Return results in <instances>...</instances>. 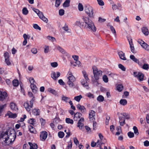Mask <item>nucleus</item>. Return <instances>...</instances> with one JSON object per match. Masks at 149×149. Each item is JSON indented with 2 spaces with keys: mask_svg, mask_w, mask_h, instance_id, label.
Returning a JSON list of instances; mask_svg holds the SVG:
<instances>
[{
  "mask_svg": "<svg viewBox=\"0 0 149 149\" xmlns=\"http://www.w3.org/2000/svg\"><path fill=\"white\" fill-rule=\"evenodd\" d=\"M16 137L15 132L14 129H9L5 132L1 133V138L4 139L5 143L9 145L12 143Z\"/></svg>",
  "mask_w": 149,
  "mask_h": 149,
  "instance_id": "obj_1",
  "label": "nucleus"
},
{
  "mask_svg": "<svg viewBox=\"0 0 149 149\" xmlns=\"http://www.w3.org/2000/svg\"><path fill=\"white\" fill-rule=\"evenodd\" d=\"M82 19L84 22L82 26L86 29L93 32H95L97 29L93 22L88 17L83 16Z\"/></svg>",
  "mask_w": 149,
  "mask_h": 149,
  "instance_id": "obj_2",
  "label": "nucleus"
},
{
  "mask_svg": "<svg viewBox=\"0 0 149 149\" xmlns=\"http://www.w3.org/2000/svg\"><path fill=\"white\" fill-rule=\"evenodd\" d=\"M68 80L67 81L68 84L70 88H74L75 86L74 82L75 81V77L71 72H68Z\"/></svg>",
  "mask_w": 149,
  "mask_h": 149,
  "instance_id": "obj_3",
  "label": "nucleus"
},
{
  "mask_svg": "<svg viewBox=\"0 0 149 149\" xmlns=\"http://www.w3.org/2000/svg\"><path fill=\"white\" fill-rule=\"evenodd\" d=\"M92 69L93 70L94 77L95 79H99V77L102 74V72L101 70H98L96 66H93Z\"/></svg>",
  "mask_w": 149,
  "mask_h": 149,
  "instance_id": "obj_4",
  "label": "nucleus"
},
{
  "mask_svg": "<svg viewBox=\"0 0 149 149\" xmlns=\"http://www.w3.org/2000/svg\"><path fill=\"white\" fill-rule=\"evenodd\" d=\"M84 10L86 13L90 18L94 17L93 8L89 5H86L84 7Z\"/></svg>",
  "mask_w": 149,
  "mask_h": 149,
  "instance_id": "obj_5",
  "label": "nucleus"
},
{
  "mask_svg": "<svg viewBox=\"0 0 149 149\" xmlns=\"http://www.w3.org/2000/svg\"><path fill=\"white\" fill-rule=\"evenodd\" d=\"M35 100L34 97H33L32 99L29 101V103L27 101L24 103V106L27 111H29L33 107V102Z\"/></svg>",
  "mask_w": 149,
  "mask_h": 149,
  "instance_id": "obj_6",
  "label": "nucleus"
},
{
  "mask_svg": "<svg viewBox=\"0 0 149 149\" xmlns=\"http://www.w3.org/2000/svg\"><path fill=\"white\" fill-rule=\"evenodd\" d=\"M61 73L59 72L52 71L51 74V77L54 80H56L61 75Z\"/></svg>",
  "mask_w": 149,
  "mask_h": 149,
  "instance_id": "obj_7",
  "label": "nucleus"
},
{
  "mask_svg": "<svg viewBox=\"0 0 149 149\" xmlns=\"http://www.w3.org/2000/svg\"><path fill=\"white\" fill-rule=\"evenodd\" d=\"M4 56L5 59V62L7 65H11V63L10 61L9 55L8 52H5L4 54Z\"/></svg>",
  "mask_w": 149,
  "mask_h": 149,
  "instance_id": "obj_8",
  "label": "nucleus"
},
{
  "mask_svg": "<svg viewBox=\"0 0 149 149\" xmlns=\"http://www.w3.org/2000/svg\"><path fill=\"white\" fill-rule=\"evenodd\" d=\"M89 115L90 120L93 122L95 120V112L93 110H91L89 112Z\"/></svg>",
  "mask_w": 149,
  "mask_h": 149,
  "instance_id": "obj_9",
  "label": "nucleus"
},
{
  "mask_svg": "<svg viewBox=\"0 0 149 149\" xmlns=\"http://www.w3.org/2000/svg\"><path fill=\"white\" fill-rule=\"evenodd\" d=\"M47 136V132L45 131H43L40 132V138L41 140L44 141Z\"/></svg>",
  "mask_w": 149,
  "mask_h": 149,
  "instance_id": "obj_10",
  "label": "nucleus"
},
{
  "mask_svg": "<svg viewBox=\"0 0 149 149\" xmlns=\"http://www.w3.org/2000/svg\"><path fill=\"white\" fill-rule=\"evenodd\" d=\"M8 96L7 93L6 92L0 91V101H3Z\"/></svg>",
  "mask_w": 149,
  "mask_h": 149,
  "instance_id": "obj_11",
  "label": "nucleus"
},
{
  "mask_svg": "<svg viewBox=\"0 0 149 149\" xmlns=\"http://www.w3.org/2000/svg\"><path fill=\"white\" fill-rule=\"evenodd\" d=\"M84 120V118L81 117L78 122L77 127L81 130L82 129V127L84 126V124L83 123Z\"/></svg>",
  "mask_w": 149,
  "mask_h": 149,
  "instance_id": "obj_12",
  "label": "nucleus"
},
{
  "mask_svg": "<svg viewBox=\"0 0 149 149\" xmlns=\"http://www.w3.org/2000/svg\"><path fill=\"white\" fill-rule=\"evenodd\" d=\"M38 15L39 18L43 21L47 23L48 22V19L44 15L43 13L41 12L38 14Z\"/></svg>",
  "mask_w": 149,
  "mask_h": 149,
  "instance_id": "obj_13",
  "label": "nucleus"
},
{
  "mask_svg": "<svg viewBox=\"0 0 149 149\" xmlns=\"http://www.w3.org/2000/svg\"><path fill=\"white\" fill-rule=\"evenodd\" d=\"M38 15L39 18L43 21L47 23L48 22V19L44 15L43 13L41 12L38 14Z\"/></svg>",
  "mask_w": 149,
  "mask_h": 149,
  "instance_id": "obj_14",
  "label": "nucleus"
},
{
  "mask_svg": "<svg viewBox=\"0 0 149 149\" xmlns=\"http://www.w3.org/2000/svg\"><path fill=\"white\" fill-rule=\"evenodd\" d=\"M89 80H86L85 79H83L81 80V83L82 85L86 89L89 88L88 84L87 81Z\"/></svg>",
  "mask_w": 149,
  "mask_h": 149,
  "instance_id": "obj_15",
  "label": "nucleus"
},
{
  "mask_svg": "<svg viewBox=\"0 0 149 149\" xmlns=\"http://www.w3.org/2000/svg\"><path fill=\"white\" fill-rule=\"evenodd\" d=\"M77 107L79 110H80L82 113H85L86 111V109L83 106H81L79 104L77 105Z\"/></svg>",
  "mask_w": 149,
  "mask_h": 149,
  "instance_id": "obj_16",
  "label": "nucleus"
},
{
  "mask_svg": "<svg viewBox=\"0 0 149 149\" xmlns=\"http://www.w3.org/2000/svg\"><path fill=\"white\" fill-rule=\"evenodd\" d=\"M82 114L79 112L76 113L74 115V121H77L78 119L81 118Z\"/></svg>",
  "mask_w": 149,
  "mask_h": 149,
  "instance_id": "obj_17",
  "label": "nucleus"
},
{
  "mask_svg": "<svg viewBox=\"0 0 149 149\" xmlns=\"http://www.w3.org/2000/svg\"><path fill=\"white\" fill-rule=\"evenodd\" d=\"M119 122L120 126H123L125 124V119L124 117L119 116Z\"/></svg>",
  "mask_w": 149,
  "mask_h": 149,
  "instance_id": "obj_18",
  "label": "nucleus"
},
{
  "mask_svg": "<svg viewBox=\"0 0 149 149\" xmlns=\"http://www.w3.org/2000/svg\"><path fill=\"white\" fill-rule=\"evenodd\" d=\"M118 54L120 58L123 60H126L127 59L125 56V53L122 51H120L118 52Z\"/></svg>",
  "mask_w": 149,
  "mask_h": 149,
  "instance_id": "obj_19",
  "label": "nucleus"
},
{
  "mask_svg": "<svg viewBox=\"0 0 149 149\" xmlns=\"http://www.w3.org/2000/svg\"><path fill=\"white\" fill-rule=\"evenodd\" d=\"M129 42L131 49V51L133 53H136V52L135 51L134 47L132 43V40L131 39L130 40H129Z\"/></svg>",
  "mask_w": 149,
  "mask_h": 149,
  "instance_id": "obj_20",
  "label": "nucleus"
},
{
  "mask_svg": "<svg viewBox=\"0 0 149 149\" xmlns=\"http://www.w3.org/2000/svg\"><path fill=\"white\" fill-rule=\"evenodd\" d=\"M28 143L30 147V149H37L38 146L35 143H32L31 142H29Z\"/></svg>",
  "mask_w": 149,
  "mask_h": 149,
  "instance_id": "obj_21",
  "label": "nucleus"
},
{
  "mask_svg": "<svg viewBox=\"0 0 149 149\" xmlns=\"http://www.w3.org/2000/svg\"><path fill=\"white\" fill-rule=\"evenodd\" d=\"M10 107L11 109L13 111H16L18 109V108L16 104L14 103H10Z\"/></svg>",
  "mask_w": 149,
  "mask_h": 149,
  "instance_id": "obj_22",
  "label": "nucleus"
},
{
  "mask_svg": "<svg viewBox=\"0 0 149 149\" xmlns=\"http://www.w3.org/2000/svg\"><path fill=\"white\" fill-rule=\"evenodd\" d=\"M30 87L32 90V91L34 93H37L38 91V88L36 85L33 84H31Z\"/></svg>",
  "mask_w": 149,
  "mask_h": 149,
  "instance_id": "obj_23",
  "label": "nucleus"
},
{
  "mask_svg": "<svg viewBox=\"0 0 149 149\" xmlns=\"http://www.w3.org/2000/svg\"><path fill=\"white\" fill-rule=\"evenodd\" d=\"M40 110L38 109H34L32 110L33 114L35 116H38L40 114Z\"/></svg>",
  "mask_w": 149,
  "mask_h": 149,
  "instance_id": "obj_24",
  "label": "nucleus"
},
{
  "mask_svg": "<svg viewBox=\"0 0 149 149\" xmlns=\"http://www.w3.org/2000/svg\"><path fill=\"white\" fill-rule=\"evenodd\" d=\"M130 58L132 59L134 62L137 63L139 64V59L135 58V56L133 55H131L130 56Z\"/></svg>",
  "mask_w": 149,
  "mask_h": 149,
  "instance_id": "obj_25",
  "label": "nucleus"
},
{
  "mask_svg": "<svg viewBox=\"0 0 149 149\" xmlns=\"http://www.w3.org/2000/svg\"><path fill=\"white\" fill-rule=\"evenodd\" d=\"M29 131L32 133H35L36 131L35 128L31 125H29L28 126Z\"/></svg>",
  "mask_w": 149,
  "mask_h": 149,
  "instance_id": "obj_26",
  "label": "nucleus"
},
{
  "mask_svg": "<svg viewBox=\"0 0 149 149\" xmlns=\"http://www.w3.org/2000/svg\"><path fill=\"white\" fill-rule=\"evenodd\" d=\"M7 115L9 117L11 118H14L17 117V114L16 113L13 114L10 111L8 112Z\"/></svg>",
  "mask_w": 149,
  "mask_h": 149,
  "instance_id": "obj_27",
  "label": "nucleus"
},
{
  "mask_svg": "<svg viewBox=\"0 0 149 149\" xmlns=\"http://www.w3.org/2000/svg\"><path fill=\"white\" fill-rule=\"evenodd\" d=\"M142 31L143 33L146 35H148V31L147 27H143L142 29Z\"/></svg>",
  "mask_w": 149,
  "mask_h": 149,
  "instance_id": "obj_28",
  "label": "nucleus"
},
{
  "mask_svg": "<svg viewBox=\"0 0 149 149\" xmlns=\"http://www.w3.org/2000/svg\"><path fill=\"white\" fill-rule=\"evenodd\" d=\"M137 78L140 81H142L143 79V75L142 73L139 72Z\"/></svg>",
  "mask_w": 149,
  "mask_h": 149,
  "instance_id": "obj_29",
  "label": "nucleus"
},
{
  "mask_svg": "<svg viewBox=\"0 0 149 149\" xmlns=\"http://www.w3.org/2000/svg\"><path fill=\"white\" fill-rule=\"evenodd\" d=\"M70 1L66 0L63 4V6L65 7H68L70 6Z\"/></svg>",
  "mask_w": 149,
  "mask_h": 149,
  "instance_id": "obj_30",
  "label": "nucleus"
},
{
  "mask_svg": "<svg viewBox=\"0 0 149 149\" xmlns=\"http://www.w3.org/2000/svg\"><path fill=\"white\" fill-rule=\"evenodd\" d=\"M61 98L62 100L66 103L68 102L70 100L69 97L65 96L64 95H62Z\"/></svg>",
  "mask_w": 149,
  "mask_h": 149,
  "instance_id": "obj_31",
  "label": "nucleus"
},
{
  "mask_svg": "<svg viewBox=\"0 0 149 149\" xmlns=\"http://www.w3.org/2000/svg\"><path fill=\"white\" fill-rule=\"evenodd\" d=\"M82 73L83 76L84 78V79L86 80H89V79L88 77V75L86 72V71L85 70H83L82 71Z\"/></svg>",
  "mask_w": 149,
  "mask_h": 149,
  "instance_id": "obj_32",
  "label": "nucleus"
},
{
  "mask_svg": "<svg viewBox=\"0 0 149 149\" xmlns=\"http://www.w3.org/2000/svg\"><path fill=\"white\" fill-rule=\"evenodd\" d=\"M142 47L145 50L148 51L149 50V45L145 42L142 45Z\"/></svg>",
  "mask_w": 149,
  "mask_h": 149,
  "instance_id": "obj_33",
  "label": "nucleus"
},
{
  "mask_svg": "<svg viewBox=\"0 0 149 149\" xmlns=\"http://www.w3.org/2000/svg\"><path fill=\"white\" fill-rule=\"evenodd\" d=\"M120 103L121 105L125 106L127 104V101L125 99H121L120 101Z\"/></svg>",
  "mask_w": 149,
  "mask_h": 149,
  "instance_id": "obj_34",
  "label": "nucleus"
},
{
  "mask_svg": "<svg viewBox=\"0 0 149 149\" xmlns=\"http://www.w3.org/2000/svg\"><path fill=\"white\" fill-rule=\"evenodd\" d=\"M36 122V120L35 119L33 118H30L28 120V122L30 124L32 125H33L34 126L35 123Z\"/></svg>",
  "mask_w": 149,
  "mask_h": 149,
  "instance_id": "obj_35",
  "label": "nucleus"
},
{
  "mask_svg": "<svg viewBox=\"0 0 149 149\" xmlns=\"http://www.w3.org/2000/svg\"><path fill=\"white\" fill-rule=\"evenodd\" d=\"M98 79H95V78H93L92 79V81L93 84L95 86H97L99 84V83L97 81Z\"/></svg>",
  "mask_w": 149,
  "mask_h": 149,
  "instance_id": "obj_36",
  "label": "nucleus"
},
{
  "mask_svg": "<svg viewBox=\"0 0 149 149\" xmlns=\"http://www.w3.org/2000/svg\"><path fill=\"white\" fill-rule=\"evenodd\" d=\"M110 28L111 31L114 34L115 37H116V32L114 28L112 26H110Z\"/></svg>",
  "mask_w": 149,
  "mask_h": 149,
  "instance_id": "obj_37",
  "label": "nucleus"
},
{
  "mask_svg": "<svg viewBox=\"0 0 149 149\" xmlns=\"http://www.w3.org/2000/svg\"><path fill=\"white\" fill-rule=\"evenodd\" d=\"M104 100V97L102 95H99L97 98V100L100 102H103Z\"/></svg>",
  "mask_w": 149,
  "mask_h": 149,
  "instance_id": "obj_38",
  "label": "nucleus"
},
{
  "mask_svg": "<svg viewBox=\"0 0 149 149\" xmlns=\"http://www.w3.org/2000/svg\"><path fill=\"white\" fill-rule=\"evenodd\" d=\"M22 12L23 14L26 15L28 13L29 11L26 8L24 7L22 10Z\"/></svg>",
  "mask_w": 149,
  "mask_h": 149,
  "instance_id": "obj_39",
  "label": "nucleus"
},
{
  "mask_svg": "<svg viewBox=\"0 0 149 149\" xmlns=\"http://www.w3.org/2000/svg\"><path fill=\"white\" fill-rule=\"evenodd\" d=\"M57 49L60 52L63 54H65V51L60 46L57 47Z\"/></svg>",
  "mask_w": 149,
  "mask_h": 149,
  "instance_id": "obj_40",
  "label": "nucleus"
},
{
  "mask_svg": "<svg viewBox=\"0 0 149 149\" xmlns=\"http://www.w3.org/2000/svg\"><path fill=\"white\" fill-rule=\"evenodd\" d=\"M123 86L121 84L118 85L117 87V89L119 91H121L123 89Z\"/></svg>",
  "mask_w": 149,
  "mask_h": 149,
  "instance_id": "obj_41",
  "label": "nucleus"
},
{
  "mask_svg": "<svg viewBox=\"0 0 149 149\" xmlns=\"http://www.w3.org/2000/svg\"><path fill=\"white\" fill-rule=\"evenodd\" d=\"M82 98V96L81 95H80L78 96H75L74 97V100L76 101L79 102L81 99Z\"/></svg>",
  "mask_w": 149,
  "mask_h": 149,
  "instance_id": "obj_42",
  "label": "nucleus"
},
{
  "mask_svg": "<svg viewBox=\"0 0 149 149\" xmlns=\"http://www.w3.org/2000/svg\"><path fill=\"white\" fill-rule=\"evenodd\" d=\"M13 84L14 86H17L19 85L18 80L17 79H15L13 81Z\"/></svg>",
  "mask_w": 149,
  "mask_h": 149,
  "instance_id": "obj_43",
  "label": "nucleus"
},
{
  "mask_svg": "<svg viewBox=\"0 0 149 149\" xmlns=\"http://www.w3.org/2000/svg\"><path fill=\"white\" fill-rule=\"evenodd\" d=\"M78 8L79 10L80 11H82L84 9V7L82 4L80 3H79L78 6Z\"/></svg>",
  "mask_w": 149,
  "mask_h": 149,
  "instance_id": "obj_44",
  "label": "nucleus"
},
{
  "mask_svg": "<svg viewBox=\"0 0 149 149\" xmlns=\"http://www.w3.org/2000/svg\"><path fill=\"white\" fill-rule=\"evenodd\" d=\"M66 122L68 123H70L73 124V121L70 118H67L65 119Z\"/></svg>",
  "mask_w": 149,
  "mask_h": 149,
  "instance_id": "obj_45",
  "label": "nucleus"
},
{
  "mask_svg": "<svg viewBox=\"0 0 149 149\" xmlns=\"http://www.w3.org/2000/svg\"><path fill=\"white\" fill-rule=\"evenodd\" d=\"M102 79L105 83H107L108 81V78L106 75H104L102 77Z\"/></svg>",
  "mask_w": 149,
  "mask_h": 149,
  "instance_id": "obj_46",
  "label": "nucleus"
},
{
  "mask_svg": "<svg viewBox=\"0 0 149 149\" xmlns=\"http://www.w3.org/2000/svg\"><path fill=\"white\" fill-rule=\"evenodd\" d=\"M47 38L49 40L51 41L52 42L56 41V39L54 37L48 36L47 37Z\"/></svg>",
  "mask_w": 149,
  "mask_h": 149,
  "instance_id": "obj_47",
  "label": "nucleus"
},
{
  "mask_svg": "<svg viewBox=\"0 0 149 149\" xmlns=\"http://www.w3.org/2000/svg\"><path fill=\"white\" fill-rule=\"evenodd\" d=\"M6 104L0 105V116L1 115L4 108L6 107Z\"/></svg>",
  "mask_w": 149,
  "mask_h": 149,
  "instance_id": "obj_48",
  "label": "nucleus"
},
{
  "mask_svg": "<svg viewBox=\"0 0 149 149\" xmlns=\"http://www.w3.org/2000/svg\"><path fill=\"white\" fill-rule=\"evenodd\" d=\"M58 137L61 138H62L64 136V133L63 132L60 131L58 133Z\"/></svg>",
  "mask_w": 149,
  "mask_h": 149,
  "instance_id": "obj_49",
  "label": "nucleus"
},
{
  "mask_svg": "<svg viewBox=\"0 0 149 149\" xmlns=\"http://www.w3.org/2000/svg\"><path fill=\"white\" fill-rule=\"evenodd\" d=\"M133 129L134 130L135 134L136 135H138L139 134V132H138V130L137 127L136 126H134L133 127Z\"/></svg>",
  "mask_w": 149,
  "mask_h": 149,
  "instance_id": "obj_50",
  "label": "nucleus"
},
{
  "mask_svg": "<svg viewBox=\"0 0 149 149\" xmlns=\"http://www.w3.org/2000/svg\"><path fill=\"white\" fill-rule=\"evenodd\" d=\"M118 67L119 68L121 69L122 71H125L126 70V68L122 64H120L118 65Z\"/></svg>",
  "mask_w": 149,
  "mask_h": 149,
  "instance_id": "obj_51",
  "label": "nucleus"
},
{
  "mask_svg": "<svg viewBox=\"0 0 149 149\" xmlns=\"http://www.w3.org/2000/svg\"><path fill=\"white\" fill-rule=\"evenodd\" d=\"M33 27L34 28V29H37V30H41V28L40 27L38 24H33Z\"/></svg>",
  "mask_w": 149,
  "mask_h": 149,
  "instance_id": "obj_52",
  "label": "nucleus"
},
{
  "mask_svg": "<svg viewBox=\"0 0 149 149\" xmlns=\"http://www.w3.org/2000/svg\"><path fill=\"white\" fill-rule=\"evenodd\" d=\"M98 4L101 6H103L104 5V2L102 0H97Z\"/></svg>",
  "mask_w": 149,
  "mask_h": 149,
  "instance_id": "obj_53",
  "label": "nucleus"
},
{
  "mask_svg": "<svg viewBox=\"0 0 149 149\" xmlns=\"http://www.w3.org/2000/svg\"><path fill=\"white\" fill-rule=\"evenodd\" d=\"M127 134L128 136L130 138H132L134 136V133L131 132H128L127 133Z\"/></svg>",
  "mask_w": 149,
  "mask_h": 149,
  "instance_id": "obj_54",
  "label": "nucleus"
},
{
  "mask_svg": "<svg viewBox=\"0 0 149 149\" xmlns=\"http://www.w3.org/2000/svg\"><path fill=\"white\" fill-rule=\"evenodd\" d=\"M48 91L50 93H52L54 95L56 94V91L51 88H49L48 89Z\"/></svg>",
  "mask_w": 149,
  "mask_h": 149,
  "instance_id": "obj_55",
  "label": "nucleus"
},
{
  "mask_svg": "<svg viewBox=\"0 0 149 149\" xmlns=\"http://www.w3.org/2000/svg\"><path fill=\"white\" fill-rule=\"evenodd\" d=\"M72 147V142H71V140H70L68 142V145L67 146V148H66V149H71Z\"/></svg>",
  "mask_w": 149,
  "mask_h": 149,
  "instance_id": "obj_56",
  "label": "nucleus"
},
{
  "mask_svg": "<svg viewBox=\"0 0 149 149\" xmlns=\"http://www.w3.org/2000/svg\"><path fill=\"white\" fill-rule=\"evenodd\" d=\"M51 66L54 68L57 67L58 65L57 63L56 62H54L51 63Z\"/></svg>",
  "mask_w": 149,
  "mask_h": 149,
  "instance_id": "obj_57",
  "label": "nucleus"
},
{
  "mask_svg": "<svg viewBox=\"0 0 149 149\" xmlns=\"http://www.w3.org/2000/svg\"><path fill=\"white\" fill-rule=\"evenodd\" d=\"M64 10L62 9H61L59 10V15L61 16L63 15L64 14Z\"/></svg>",
  "mask_w": 149,
  "mask_h": 149,
  "instance_id": "obj_58",
  "label": "nucleus"
},
{
  "mask_svg": "<svg viewBox=\"0 0 149 149\" xmlns=\"http://www.w3.org/2000/svg\"><path fill=\"white\" fill-rule=\"evenodd\" d=\"M143 69L145 70H148L149 68V66L147 64H145L143 65L142 67Z\"/></svg>",
  "mask_w": 149,
  "mask_h": 149,
  "instance_id": "obj_59",
  "label": "nucleus"
},
{
  "mask_svg": "<svg viewBox=\"0 0 149 149\" xmlns=\"http://www.w3.org/2000/svg\"><path fill=\"white\" fill-rule=\"evenodd\" d=\"M113 4L112 5V8L113 10H115L117 9H118V6L116 4H114L113 2Z\"/></svg>",
  "mask_w": 149,
  "mask_h": 149,
  "instance_id": "obj_60",
  "label": "nucleus"
},
{
  "mask_svg": "<svg viewBox=\"0 0 149 149\" xmlns=\"http://www.w3.org/2000/svg\"><path fill=\"white\" fill-rule=\"evenodd\" d=\"M73 140L74 143L76 145H78L79 144V141L76 138H73Z\"/></svg>",
  "mask_w": 149,
  "mask_h": 149,
  "instance_id": "obj_61",
  "label": "nucleus"
},
{
  "mask_svg": "<svg viewBox=\"0 0 149 149\" xmlns=\"http://www.w3.org/2000/svg\"><path fill=\"white\" fill-rule=\"evenodd\" d=\"M29 81L31 84H33L34 83L35 81L34 79L32 77H31L30 78Z\"/></svg>",
  "mask_w": 149,
  "mask_h": 149,
  "instance_id": "obj_62",
  "label": "nucleus"
},
{
  "mask_svg": "<svg viewBox=\"0 0 149 149\" xmlns=\"http://www.w3.org/2000/svg\"><path fill=\"white\" fill-rule=\"evenodd\" d=\"M40 120L41 122L42 125H44L45 123V119L42 118H41L40 119Z\"/></svg>",
  "mask_w": 149,
  "mask_h": 149,
  "instance_id": "obj_63",
  "label": "nucleus"
},
{
  "mask_svg": "<svg viewBox=\"0 0 149 149\" xmlns=\"http://www.w3.org/2000/svg\"><path fill=\"white\" fill-rule=\"evenodd\" d=\"M31 51L34 54H36L37 52V50L35 48H32L31 49Z\"/></svg>",
  "mask_w": 149,
  "mask_h": 149,
  "instance_id": "obj_64",
  "label": "nucleus"
}]
</instances>
